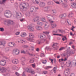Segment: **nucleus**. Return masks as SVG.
Instances as JSON below:
<instances>
[{
	"instance_id": "1",
	"label": "nucleus",
	"mask_w": 76,
	"mask_h": 76,
	"mask_svg": "<svg viewBox=\"0 0 76 76\" xmlns=\"http://www.w3.org/2000/svg\"><path fill=\"white\" fill-rule=\"evenodd\" d=\"M74 54V51L73 50H70V48L69 47L66 50V55L68 56H71L72 54Z\"/></svg>"
},
{
	"instance_id": "2",
	"label": "nucleus",
	"mask_w": 76,
	"mask_h": 76,
	"mask_svg": "<svg viewBox=\"0 0 76 76\" xmlns=\"http://www.w3.org/2000/svg\"><path fill=\"white\" fill-rule=\"evenodd\" d=\"M4 15L6 18H10V17L12 16L11 12L10 11H8L7 12H6L4 13Z\"/></svg>"
},
{
	"instance_id": "3",
	"label": "nucleus",
	"mask_w": 76,
	"mask_h": 76,
	"mask_svg": "<svg viewBox=\"0 0 76 76\" xmlns=\"http://www.w3.org/2000/svg\"><path fill=\"white\" fill-rule=\"evenodd\" d=\"M33 22H37V25H40V26H42L44 25V23L42 22H39V20L38 19H33Z\"/></svg>"
},
{
	"instance_id": "4",
	"label": "nucleus",
	"mask_w": 76,
	"mask_h": 76,
	"mask_svg": "<svg viewBox=\"0 0 76 76\" xmlns=\"http://www.w3.org/2000/svg\"><path fill=\"white\" fill-rule=\"evenodd\" d=\"M20 52L18 49H15L14 50L13 54V55L15 56L16 55H18Z\"/></svg>"
},
{
	"instance_id": "5",
	"label": "nucleus",
	"mask_w": 76,
	"mask_h": 76,
	"mask_svg": "<svg viewBox=\"0 0 76 76\" xmlns=\"http://www.w3.org/2000/svg\"><path fill=\"white\" fill-rule=\"evenodd\" d=\"M57 44L58 43H54L52 46V47H53V50L55 51L56 50H57L58 48V47L57 46Z\"/></svg>"
},
{
	"instance_id": "6",
	"label": "nucleus",
	"mask_w": 76,
	"mask_h": 76,
	"mask_svg": "<svg viewBox=\"0 0 76 76\" xmlns=\"http://www.w3.org/2000/svg\"><path fill=\"white\" fill-rule=\"evenodd\" d=\"M6 64V62L5 60H2L0 61V65L2 66H4Z\"/></svg>"
},
{
	"instance_id": "7",
	"label": "nucleus",
	"mask_w": 76,
	"mask_h": 76,
	"mask_svg": "<svg viewBox=\"0 0 76 76\" xmlns=\"http://www.w3.org/2000/svg\"><path fill=\"white\" fill-rule=\"evenodd\" d=\"M22 16V14L20 12L16 13V17L17 19H20Z\"/></svg>"
},
{
	"instance_id": "8",
	"label": "nucleus",
	"mask_w": 76,
	"mask_h": 76,
	"mask_svg": "<svg viewBox=\"0 0 76 76\" xmlns=\"http://www.w3.org/2000/svg\"><path fill=\"white\" fill-rule=\"evenodd\" d=\"M33 38H34V36L32 34H30L29 35V38L28 39V40L29 41H31V42H32L33 40Z\"/></svg>"
},
{
	"instance_id": "9",
	"label": "nucleus",
	"mask_w": 76,
	"mask_h": 76,
	"mask_svg": "<svg viewBox=\"0 0 76 76\" xmlns=\"http://www.w3.org/2000/svg\"><path fill=\"white\" fill-rule=\"evenodd\" d=\"M67 16V15L66 14H64L60 15L59 16L60 19H65L66 17Z\"/></svg>"
},
{
	"instance_id": "10",
	"label": "nucleus",
	"mask_w": 76,
	"mask_h": 76,
	"mask_svg": "<svg viewBox=\"0 0 76 76\" xmlns=\"http://www.w3.org/2000/svg\"><path fill=\"white\" fill-rule=\"evenodd\" d=\"M44 36L45 37H46V36L44 34L40 33L39 34L38 37L39 38H40L41 39H43Z\"/></svg>"
},
{
	"instance_id": "11",
	"label": "nucleus",
	"mask_w": 76,
	"mask_h": 76,
	"mask_svg": "<svg viewBox=\"0 0 76 76\" xmlns=\"http://www.w3.org/2000/svg\"><path fill=\"white\" fill-rule=\"evenodd\" d=\"M6 69L4 68V67H3L2 68H0V71L2 73H4V72H6Z\"/></svg>"
},
{
	"instance_id": "12",
	"label": "nucleus",
	"mask_w": 76,
	"mask_h": 76,
	"mask_svg": "<svg viewBox=\"0 0 76 76\" xmlns=\"http://www.w3.org/2000/svg\"><path fill=\"white\" fill-rule=\"evenodd\" d=\"M13 23H14V22H13L12 20H8L7 21V25H13Z\"/></svg>"
},
{
	"instance_id": "13",
	"label": "nucleus",
	"mask_w": 76,
	"mask_h": 76,
	"mask_svg": "<svg viewBox=\"0 0 76 76\" xmlns=\"http://www.w3.org/2000/svg\"><path fill=\"white\" fill-rule=\"evenodd\" d=\"M35 7L34 6H32L31 7V8L30 9V11L31 12H33L35 10Z\"/></svg>"
},
{
	"instance_id": "14",
	"label": "nucleus",
	"mask_w": 76,
	"mask_h": 76,
	"mask_svg": "<svg viewBox=\"0 0 76 76\" xmlns=\"http://www.w3.org/2000/svg\"><path fill=\"white\" fill-rule=\"evenodd\" d=\"M36 28L37 30L38 31H41L42 30V28L40 26H37L36 27Z\"/></svg>"
},
{
	"instance_id": "15",
	"label": "nucleus",
	"mask_w": 76,
	"mask_h": 76,
	"mask_svg": "<svg viewBox=\"0 0 76 76\" xmlns=\"http://www.w3.org/2000/svg\"><path fill=\"white\" fill-rule=\"evenodd\" d=\"M72 62V61L70 62L69 61H68V62H66V66H67V67H71L72 66H70V65H71Z\"/></svg>"
},
{
	"instance_id": "16",
	"label": "nucleus",
	"mask_w": 76,
	"mask_h": 76,
	"mask_svg": "<svg viewBox=\"0 0 76 76\" xmlns=\"http://www.w3.org/2000/svg\"><path fill=\"white\" fill-rule=\"evenodd\" d=\"M71 6L75 9L76 8V3H73L72 4Z\"/></svg>"
},
{
	"instance_id": "17",
	"label": "nucleus",
	"mask_w": 76,
	"mask_h": 76,
	"mask_svg": "<svg viewBox=\"0 0 76 76\" xmlns=\"http://www.w3.org/2000/svg\"><path fill=\"white\" fill-rule=\"evenodd\" d=\"M46 41V39H45L43 40H39L38 41L39 44H40L41 42H44V41Z\"/></svg>"
},
{
	"instance_id": "18",
	"label": "nucleus",
	"mask_w": 76,
	"mask_h": 76,
	"mask_svg": "<svg viewBox=\"0 0 76 76\" xmlns=\"http://www.w3.org/2000/svg\"><path fill=\"white\" fill-rule=\"evenodd\" d=\"M0 45H3L4 46V44H5V41H1L0 42Z\"/></svg>"
},
{
	"instance_id": "19",
	"label": "nucleus",
	"mask_w": 76,
	"mask_h": 76,
	"mask_svg": "<svg viewBox=\"0 0 76 76\" xmlns=\"http://www.w3.org/2000/svg\"><path fill=\"white\" fill-rule=\"evenodd\" d=\"M28 28L29 31H34V28L29 26H28Z\"/></svg>"
},
{
	"instance_id": "20",
	"label": "nucleus",
	"mask_w": 76,
	"mask_h": 76,
	"mask_svg": "<svg viewBox=\"0 0 76 76\" xmlns=\"http://www.w3.org/2000/svg\"><path fill=\"white\" fill-rule=\"evenodd\" d=\"M11 45H10V47H15V46H16V44L15 43H14L11 42Z\"/></svg>"
},
{
	"instance_id": "21",
	"label": "nucleus",
	"mask_w": 76,
	"mask_h": 76,
	"mask_svg": "<svg viewBox=\"0 0 76 76\" xmlns=\"http://www.w3.org/2000/svg\"><path fill=\"white\" fill-rule=\"evenodd\" d=\"M21 7L22 8L20 7V10H21V11H22V10H23V9H25V8L26 9H27V7H25V6H23L22 5H21Z\"/></svg>"
},
{
	"instance_id": "22",
	"label": "nucleus",
	"mask_w": 76,
	"mask_h": 76,
	"mask_svg": "<svg viewBox=\"0 0 76 76\" xmlns=\"http://www.w3.org/2000/svg\"><path fill=\"white\" fill-rule=\"evenodd\" d=\"M73 13L72 12L70 13L69 15L68 16V17H69V18H72V17H73Z\"/></svg>"
},
{
	"instance_id": "23",
	"label": "nucleus",
	"mask_w": 76,
	"mask_h": 76,
	"mask_svg": "<svg viewBox=\"0 0 76 76\" xmlns=\"http://www.w3.org/2000/svg\"><path fill=\"white\" fill-rule=\"evenodd\" d=\"M56 10H53L52 11V13L53 15H56Z\"/></svg>"
},
{
	"instance_id": "24",
	"label": "nucleus",
	"mask_w": 76,
	"mask_h": 76,
	"mask_svg": "<svg viewBox=\"0 0 76 76\" xmlns=\"http://www.w3.org/2000/svg\"><path fill=\"white\" fill-rule=\"evenodd\" d=\"M25 15L26 17H29L30 16V12H27L25 14Z\"/></svg>"
},
{
	"instance_id": "25",
	"label": "nucleus",
	"mask_w": 76,
	"mask_h": 76,
	"mask_svg": "<svg viewBox=\"0 0 76 76\" xmlns=\"http://www.w3.org/2000/svg\"><path fill=\"white\" fill-rule=\"evenodd\" d=\"M62 6L64 8H66V7H67V4H62Z\"/></svg>"
},
{
	"instance_id": "26",
	"label": "nucleus",
	"mask_w": 76,
	"mask_h": 76,
	"mask_svg": "<svg viewBox=\"0 0 76 76\" xmlns=\"http://www.w3.org/2000/svg\"><path fill=\"white\" fill-rule=\"evenodd\" d=\"M58 31L59 32H61V34L64 32V30H63V29H58Z\"/></svg>"
},
{
	"instance_id": "27",
	"label": "nucleus",
	"mask_w": 76,
	"mask_h": 76,
	"mask_svg": "<svg viewBox=\"0 0 76 76\" xmlns=\"http://www.w3.org/2000/svg\"><path fill=\"white\" fill-rule=\"evenodd\" d=\"M21 36L22 37H25L26 36V34L25 33H23L22 35H21Z\"/></svg>"
},
{
	"instance_id": "28",
	"label": "nucleus",
	"mask_w": 76,
	"mask_h": 76,
	"mask_svg": "<svg viewBox=\"0 0 76 76\" xmlns=\"http://www.w3.org/2000/svg\"><path fill=\"white\" fill-rule=\"evenodd\" d=\"M56 70H57V67H54L53 68V72H54L55 73H56Z\"/></svg>"
},
{
	"instance_id": "29",
	"label": "nucleus",
	"mask_w": 76,
	"mask_h": 76,
	"mask_svg": "<svg viewBox=\"0 0 76 76\" xmlns=\"http://www.w3.org/2000/svg\"><path fill=\"white\" fill-rule=\"evenodd\" d=\"M43 33H44V34H45L47 36V35H48V34H49V33L50 32H47V31H43Z\"/></svg>"
},
{
	"instance_id": "30",
	"label": "nucleus",
	"mask_w": 76,
	"mask_h": 76,
	"mask_svg": "<svg viewBox=\"0 0 76 76\" xmlns=\"http://www.w3.org/2000/svg\"><path fill=\"white\" fill-rule=\"evenodd\" d=\"M12 63H14V64H18V62H17V61L15 60H13L12 61Z\"/></svg>"
},
{
	"instance_id": "31",
	"label": "nucleus",
	"mask_w": 76,
	"mask_h": 76,
	"mask_svg": "<svg viewBox=\"0 0 76 76\" xmlns=\"http://www.w3.org/2000/svg\"><path fill=\"white\" fill-rule=\"evenodd\" d=\"M53 2L52 1H50L48 3V4L49 5H53Z\"/></svg>"
},
{
	"instance_id": "32",
	"label": "nucleus",
	"mask_w": 76,
	"mask_h": 76,
	"mask_svg": "<svg viewBox=\"0 0 76 76\" xmlns=\"http://www.w3.org/2000/svg\"><path fill=\"white\" fill-rule=\"evenodd\" d=\"M51 25L53 28H54V27H56V26H57V25L56 24H51Z\"/></svg>"
},
{
	"instance_id": "33",
	"label": "nucleus",
	"mask_w": 76,
	"mask_h": 76,
	"mask_svg": "<svg viewBox=\"0 0 76 76\" xmlns=\"http://www.w3.org/2000/svg\"><path fill=\"white\" fill-rule=\"evenodd\" d=\"M50 68H51V66H47L45 67V69L47 70L48 69H50Z\"/></svg>"
},
{
	"instance_id": "34",
	"label": "nucleus",
	"mask_w": 76,
	"mask_h": 76,
	"mask_svg": "<svg viewBox=\"0 0 76 76\" xmlns=\"http://www.w3.org/2000/svg\"><path fill=\"white\" fill-rule=\"evenodd\" d=\"M40 6L42 7H43L45 6V3H44L43 2H42L40 4Z\"/></svg>"
},
{
	"instance_id": "35",
	"label": "nucleus",
	"mask_w": 76,
	"mask_h": 76,
	"mask_svg": "<svg viewBox=\"0 0 76 76\" xmlns=\"http://www.w3.org/2000/svg\"><path fill=\"white\" fill-rule=\"evenodd\" d=\"M51 48H50L49 47H46V48L45 49V50H51Z\"/></svg>"
},
{
	"instance_id": "36",
	"label": "nucleus",
	"mask_w": 76,
	"mask_h": 76,
	"mask_svg": "<svg viewBox=\"0 0 76 76\" xmlns=\"http://www.w3.org/2000/svg\"><path fill=\"white\" fill-rule=\"evenodd\" d=\"M26 71L28 73H31V69H28Z\"/></svg>"
},
{
	"instance_id": "37",
	"label": "nucleus",
	"mask_w": 76,
	"mask_h": 76,
	"mask_svg": "<svg viewBox=\"0 0 76 76\" xmlns=\"http://www.w3.org/2000/svg\"><path fill=\"white\" fill-rule=\"evenodd\" d=\"M65 49V48L64 47H62L61 48H60L59 49V51H61L62 50H64Z\"/></svg>"
},
{
	"instance_id": "38",
	"label": "nucleus",
	"mask_w": 76,
	"mask_h": 76,
	"mask_svg": "<svg viewBox=\"0 0 76 76\" xmlns=\"http://www.w3.org/2000/svg\"><path fill=\"white\" fill-rule=\"evenodd\" d=\"M72 28L71 29V30H72V31H73V32L75 31V30H74L73 29L74 28H75V27H74L73 26H72Z\"/></svg>"
},
{
	"instance_id": "39",
	"label": "nucleus",
	"mask_w": 76,
	"mask_h": 76,
	"mask_svg": "<svg viewBox=\"0 0 76 76\" xmlns=\"http://www.w3.org/2000/svg\"><path fill=\"white\" fill-rule=\"evenodd\" d=\"M44 62H42V63L43 64H46V63H47V60H44L43 61Z\"/></svg>"
},
{
	"instance_id": "40",
	"label": "nucleus",
	"mask_w": 76,
	"mask_h": 76,
	"mask_svg": "<svg viewBox=\"0 0 76 76\" xmlns=\"http://www.w3.org/2000/svg\"><path fill=\"white\" fill-rule=\"evenodd\" d=\"M41 55L40 57H43L45 56V55H44V53H41Z\"/></svg>"
},
{
	"instance_id": "41",
	"label": "nucleus",
	"mask_w": 76,
	"mask_h": 76,
	"mask_svg": "<svg viewBox=\"0 0 76 76\" xmlns=\"http://www.w3.org/2000/svg\"><path fill=\"white\" fill-rule=\"evenodd\" d=\"M0 29V31H1V32H3V31H4V28H1Z\"/></svg>"
},
{
	"instance_id": "42",
	"label": "nucleus",
	"mask_w": 76,
	"mask_h": 76,
	"mask_svg": "<svg viewBox=\"0 0 76 76\" xmlns=\"http://www.w3.org/2000/svg\"><path fill=\"white\" fill-rule=\"evenodd\" d=\"M41 21L42 22H46V20L45 19H41Z\"/></svg>"
},
{
	"instance_id": "43",
	"label": "nucleus",
	"mask_w": 76,
	"mask_h": 76,
	"mask_svg": "<svg viewBox=\"0 0 76 76\" xmlns=\"http://www.w3.org/2000/svg\"><path fill=\"white\" fill-rule=\"evenodd\" d=\"M24 4H25V5L26 6V7H28V6H29V4H28V3H24Z\"/></svg>"
},
{
	"instance_id": "44",
	"label": "nucleus",
	"mask_w": 76,
	"mask_h": 76,
	"mask_svg": "<svg viewBox=\"0 0 76 76\" xmlns=\"http://www.w3.org/2000/svg\"><path fill=\"white\" fill-rule=\"evenodd\" d=\"M8 20H4V23L5 24H6V23H7V21Z\"/></svg>"
},
{
	"instance_id": "45",
	"label": "nucleus",
	"mask_w": 76,
	"mask_h": 76,
	"mask_svg": "<svg viewBox=\"0 0 76 76\" xmlns=\"http://www.w3.org/2000/svg\"><path fill=\"white\" fill-rule=\"evenodd\" d=\"M15 75H16V76H19V74L17 72H15Z\"/></svg>"
},
{
	"instance_id": "46",
	"label": "nucleus",
	"mask_w": 76,
	"mask_h": 76,
	"mask_svg": "<svg viewBox=\"0 0 76 76\" xmlns=\"http://www.w3.org/2000/svg\"><path fill=\"white\" fill-rule=\"evenodd\" d=\"M47 37L49 39H50V38H51V36L50 35H48L47 36Z\"/></svg>"
},
{
	"instance_id": "47",
	"label": "nucleus",
	"mask_w": 76,
	"mask_h": 76,
	"mask_svg": "<svg viewBox=\"0 0 76 76\" xmlns=\"http://www.w3.org/2000/svg\"><path fill=\"white\" fill-rule=\"evenodd\" d=\"M32 66L34 68V67H35V64H32Z\"/></svg>"
},
{
	"instance_id": "48",
	"label": "nucleus",
	"mask_w": 76,
	"mask_h": 76,
	"mask_svg": "<svg viewBox=\"0 0 76 76\" xmlns=\"http://www.w3.org/2000/svg\"><path fill=\"white\" fill-rule=\"evenodd\" d=\"M21 53H24V54H25L26 53L25 51L24 50L21 51Z\"/></svg>"
},
{
	"instance_id": "49",
	"label": "nucleus",
	"mask_w": 76,
	"mask_h": 76,
	"mask_svg": "<svg viewBox=\"0 0 76 76\" xmlns=\"http://www.w3.org/2000/svg\"><path fill=\"white\" fill-rule=\"evenodd\" d=\"M49 60H50L52 64L53 63V59H51L50 58H49Z\"/></svg>"
},
{
	"instance_id": "50",
	"label": "nucleus",
	"mask_w": 76,
	"mask_h": 76,
	"mask_svg": "<svg viewBox=\"0 0 76 76\" xmlns=\"http://www.w3.org/2000/svg\"><path fill=\"white\" fill-rule=\"evenodd\" d=\"M5 50L6 51H9V48H7L5 49Z\"/></svg>"
},
{
	"instance_id": "51",
	"label": "nucleus",
	"mask_w": 76,
	"mask_h": 76,
	"mask_svg": "<svg viewBox=\"0 0 76 76\" xmlns=\"http://www.w3.org/2000/svg\"><path fill=\"white\" fill-rule=\"evenodd\" d=\"M20 32H17L15 33L16 35H18L20 34Z\"/></svg>"
},
{
	"instance_id": "52",
	"label": "nucleus",
	"mask_w": 76,
	"mask_h": 76,
	"mask_svg": "<svg viewBox=\"0 0 76 76\" xmlns=\"http://www.w3.org/2000/svg\"><path fill=\"white\" fill-rule=\"evenodd\" d=\"M72 64L74 66H76V62H73V64Z\"/></svg>"
},
{
	"instance_id": "53",
	"label": "nucleus",
	"mask_w": 76,
	"mask_h": 76,
	"mask_svg": "<svg viewBox=\"0 0 76 76\" xmlns=\"http://www.w3.org/2000/svg\"><path fill=\"white\" fill-rule=\"evenodd\" d=\"M3 11V8H0V13Z\"/></svg>"
},
{
	"instance_id": "54",
	"label": "nucleus",
	"mask_w": 76,
	"mask_h": 76,
	"mask_svg": "<svg viewBox=\"0 0 76 76\" xmlns=\"http://www.w3.org/2000/svg\"><path fill=\"white\" fill-rule=\"evenodd\" d=\"M39 16H36L34 18L35 19H38V18H39Z\"/></svg>"
},
{
	"instance_id": "55",
	"label": "nucleus",
	"mask_w": 76,
	"mask_h": 76,
	"mask_svg": "<svg viewBox=\"0 0 76 76\" xmlns=\"http://www.w3.org/2000/svg\"><path fill=\"white\" fill-rule=\"evenodd\" d=\"M27 54H29V56H33V54H31L30 53H29V52H28L27 53Z\"/></svg>"
},
{
	"instance_id": "56",
	"label": "nucleus",
	"mask_w": 76,
	"mask_h": 76,
	"mask_svg": "<svg viewBox=\"0 0 76 76\" xmlns=\"http://www.w3.org/2000/svg\"><path fill=\"white\" fill-rule=\"evenodd\" d=\"M55 3H56V4H60V2L58 1H56Z\"/></svg>"
},
{
	"instance_id": "57",
	"label": "nucleus",
	"mask_w": 76,
	"mask_h": 76,
	"mask_svg": "<svg viewBox=\"0 0 76 76\" xmlns=\"http://www.w3.org/2000/svg\"><path fill=\"white\" fill-rule=\"evenodd\" d=\"M21 42L22 43H23V42H25V41H23V40H20Z\"/></svg>"
},
{
	"instance_id": "58",
	"label": "nucleus",
	"mask_w": 76,
	"mask_h": 76,
	"mask_svg": "<svg viewBox=\"0 0 76 76\" xmlns=\"http://www.w3.org/2000/svg\"><path fill=\"white\" fill-rule=\"evenodd\" d=\"M75 76V74L74 73H72L71 75H70V76Z\"/></svg>"
},
{
	"instance_id": "59",
	"label": "nucleus",
	"mask_w": 76,
	"mask_h": 76,
	"mask_svg": "<svg viewBox=\"0 0 76 76\" xmlns=\"http://www.w3.org/2000/svg\"><path fill=\"white\" fill-rule=\"evenodd\" d=\"M43 73H44L45 74H45H47V71H44V72H43Z\"/></svg>"
},
{
	"instance_id": "60",
	"label": "nucleus",
	"mask_w": 76,
	"mask_h": 76,
	"mask_svg": "<svg viewBox=\"0 0 76 76\" xmlns=\"http://www.w3.org/2000/svg\"><path fill=\"white\" fill-rule=\"evenodd\" d=\"M65 22H67V23H68L69 25H71L70 24H69V21H68V20H67V21H66Z\"/></svg>"
},
{
	"instance_id": "61",
	"label": "nucleus",
	"mask_w": 76,
	"mask_h": 76,
	"mask_svg": "<svg viewBox=\"0 0 76 76\" xmlns=\"http://www.w3.org/2000/svg\"><path fill=\"white\" fill-rule=\"evenodd\" d=\"M22 76H26L25 74V71L23 72Z\"/></svg>"
},
{
	"instance_id": "62",
	"label": "nucleus",
	"mask_w": 76,
	"mask_h": 76,
	"mask_svg": "<svg viewBox=\"0 0 76 76\" xmlns=\"http://www.w3.org/2000/svg\"><path fill=\"white\" fill-rule=\"evenodd\" d=\"M30 73H32L33 74H34V73H35V72L34 71H31Z\"/></svg>"
},
{
	"instance_id": "63",
	"label": "nucleus",
	"mask_w": 76,
	"mask_h": 76,
	"mask_svg": "<svg viewBox=\"0 0 76 76\" xmlns=\"http://www.w3.org/2000/svg\"><path fill=\"white\" fill-rule=\"evenodd\" d=\"M39 49L38 48H37L36 49V51L37 52L39 51Z\"/></svg>"
},
{
	"instance_id": "64",
	"label": "nucleus",
	"mask_w": 76,
	"mask_h": 76,
	"mask_svg": "<svg viewBox=\"0 0 76 76\" xmlns=\"http://www.w3.org/2000/svg\"><path fill=\"white\" fill-rule=\"evenodd\" d=\"M21 22H24V19H21L20 20Z\"/></svg>"
}]
</instances>
